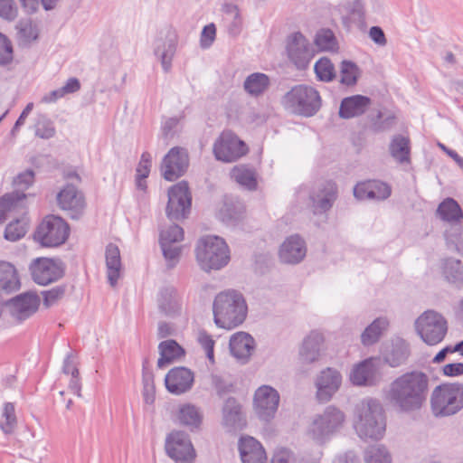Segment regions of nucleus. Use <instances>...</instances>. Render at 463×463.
Returning <instances> with one entry per match:
<instances>
[{
  "label": "nucleus",
  "instance_id": "nucleus-1",
  "mask_svg": "<svg viewBox=\"0 0 463 463\" xmlns=\"http://www.w3.org/2000/svg\"><path fill=\"white\" fill-rule=\"evenodd\" d=\"M429 376L418 370L395 378L385 392V399L396 411L410 413L420 411L429 393Z\"/></svg>",
  "mask_w": 463,
  "mask_h": 463
},
{
  "label": "nucleus",
  "instance_id": "nucleus-2",
  "mask_svg": "<svg viewBox=\"0 0 463 463\" xmlns=\"http://www.w3.org/2000/svg\"><path fill=\"white\" fill-rule=\"evenodd\" d=\"M354 428L363 439H381L386 429L381 402L376 399L366 398L357 403L354 412Z\"/></svg>",
  "mask_w": 463,
  "mask_h": 463
},
{
  "label": "nucleus",
  "instance_id": "nucleus-3",
  "mask_svg": "<svg viewBox=\"0 0 463 463\" xmlns=\"http://www.w3.org/2000/svg\"><path fill=\"white\" fill-rule=\"evenodd\" d=\"M213 311L216 326L232 329L245 320L247 305L240 292L228 290L215 297Z\"/></svg>",
  "mask_w": 463,
  "mask_h": 463
},
{
  "label": "nucleus",
  "instance_id": "nucleus-4",
  "mask_svg": "<svg viewBox=\"0 0 463 463\" xmlns=\"http://www.w3.org/2000/svg\"><path fill=\"white\" fill-rule=\"evenodd\" d=\"M196 260L204 271L221 269L230 260L229 248L223 239L218 236L201 238L195 248Z\"/></svg>",
  "mask_w": 463,
  "mask_h": 463
},
{
  "label": "nucleus",
  "instance_id": "nucleus-5",
  "mask_svg": "<svg viewBox=\"0 0 463 463\" xmlns=\"http://www.w3.org/2000/svg\"><path fill=\"white\" fill-rule=\"evenodd\" d=\"M282 103L293 114L312 117L320 109L322 100L316 89L299 84L292 87L283 96Z\"/></svg>",
  "mask_w": 463,
  "mask_h": 463
},
{
  "label": "nucleus",
  "instance_id": "nucleus-6",
  "mask_svg": "<svg viewBox=\"0 0 463 463\" xmlns=\"http://www.w3.org/2000/svg\"><path fill=\"white\" fill-rule=\"evenodd\" d=\"M430 405L435 416H450L463 408V384L445 383L434 388Z\"/></svg>",
  "mask_w": 463,
  "mask_h": 463
},
{
  "label": "nucleus",
  "instance_id": "nucleus-7",
  "mask_svg": "<svg viewBox=\"0 0 463 463\" xmlns=\"http://www.w3.org/2000/svg\"><path fill=\"white\" fill-rule=\"evenodd\" d=\"M344 421V412L334 406H328L313 420L307 434L317 443H324L340 430Z\"/></svg>",
  "mask_w": 463,
  "mask_h": 463
},
{
  "label": "nucleus",
  "instance_id": "nucleus-8",
  "mask_svg": "<svg viewBox=\"0 0 463 463\" xmlns=\"http://www.w3.org/2000/svg\"><path fill=\"white\" fill-rule=\"evenodd\" d=\"M416 332L429 345L440 343L448 332V322L439 312L430 309L423 312L414 323Z\"/></svg>",
  "mask_w": 463,
  "mask_h": 463
},
{
  "label": "nucleus",
  "instance_id": "nucleus-9",
  "mask_svg": "<svg viewBox=\"0 0 463 463\" xmlns=\"http://www.w3.org/2000/svg\"><path fill=\"white\" fill-rule=\"evenodd\" d=\"M69 234L70 227L63 219L48 215L38 225L33 239L43 247H57L66 241Z\"/></svg>",
  "mask_w": 463,
  "mask_h": 463
},
{
  "label": "nucleus",
  "instance_id": "nucleus-10",
  "mask_svg": "<svg viewBox=\"0 0 463 463\" xmlns=\"http://www.w3.org/2000/svg\"><path fill=\"white\" fill-rule=\"evenodd\" d=\"M286 52L289 61L299 71L306 70L316 54L313 45L300 32L287 37Z\"/></svg>",
  "mask_w": 463,
  "mask_h": 463
},
{
  "label": "nucleus",
  "instance_id": "nucleus-11",
  "mask_svg": "<svg viewBox=\"0 0 463 463\" xmlns=\"http://www.w3.org/2000/svg\"><path fill=\"white\" fill-rule=\"evenodd\" d=\"M192 197L186 182L182 181L173 185L168 191L166 215L171 221H179L188 216L191 210Z\"/></svg>",
  "mask_w": 463,
  "mask_h": 463
},
{
  "label": "nucleus",
  "instance_id": "nucleus-12",
  "mask_svg": "<svg viewBox=\"0 0 463 463\" xmlns=\"http://www.w3.org/2000/svg\"><path fill=\"white\" fill-rule=\"evenodd\" d=\"M165 448L168 457L176 463H192L195 458L189 435L184 431L174 430L169 433Z\"/></svg>",
  "mask_w": 463,
  "mask_h": 463
},
{
  "label": "nucleus",
  "instance_id": "nucleus-13",
  "mask_svg": "<svg viewBox=\"0 0 463 463\" xmlns=\"http://www.w3.org/2000/svg\"><path fill=\"white\" fill-rule=\"evenodd\" d=\"M29 270L33 280L42 286L55 282L64 275L62 262L49 258L34 259L29 266Z\"/></svg>",
  "mask_w": 463,
  "mask_h": 463
},
{
  "label": "nucleus",
  "instance_id": "nucleus-14",
  "mask_svg": "<svg viewBox=\"0 0 463 463\" xmlns=\"http://www.w3.org/2000/svg\"><path fill=\"white\" fill-rule=\"evenodd\" d=\"M248 152L246 144L231 131H224L213 144L217 160L233 162Z\"/></svg>",
  "mask_w": 463,
  "mask_h": 463
},
{
  "label": "nucleus",
  "instance_id": "nucleus-15",
  "mask_svg": "<svg viewBox=\"0 0 463 463\" xmlns=\"http://www.w3.org/2000/svg\"><path fill=\"white\" fill-rule=\"evenodd\" d=\"M188 165L189 156L186 149L175 146L163 158L162 175L167 181H175L186 172Z\"/></svg>",
  "mask_w": 463,
  "mask_h": 463
},
{
  "label": "nucleus",
  "instance_id": "nucleus-16",
  "mask_svg": "<svg viewBox=\"0 0 463 463\" xmlns=\"http://www.w3.org/2000/svg\"><path fill=\"white\" fill-rule=\"evenodd\" d=\"M279 404V394L269 385L259 387L254 394V406L261 420L269 421L274 418Z\"/></svg>",
  "mask_w": 463,
  "mask_h": 463
},
{
  "label": "nucleus",
  "instance_id": "nucleus-17",
  "mask_svg": "<svg viewBox=\"0 0 463 463\" xmlns=\"http://www.w3.org/2000/svg\"><path fill=\"white\" fill-rule=\"evenodd\" d=\"M60 208L69 213L71 219L78 220L85 209V200L81 192L73 184H67L57 194Z\"/></svg>",
  "mask_w": 463,
  "mask_h": 463
},
{
  "label": "nucleus",
  "instance_id": "nucleus-18",
  "mask_svg": "<svg viewBox=\"0 0 463 463\" xmlns=\"http://www.w3.org/2000/svg\"><path fill=\"white\" fill-rule=\"evenodd\" d=\"M39 305V297L30 292L20 294L6 302L10 315L18 322H22L34 314Z\"/></svg>",
  "mask_w": 463,
  "mask_h": 463
},
{
  "label": "nucleus",
  "instance_id": "nucleus-19",
  "mask_svg": "<svg viewBox=\"0 0 463 463\" xmlns=\"http://www.w3.org/2000/svg\"><path fill=\"white\" fill-rule=\"evenodd\" d=\"M194 382V373L184 366L172 368L165 377L166 390L175 395H180L190 391Z\"/></svg>",
  "mask_w": 463,
  "mask_h": 463
},
{
  "label": "nucleus",
  "instance_id": "nucleus-20",
  "mask_svg": "<svg viewBox=\"0 0 463 463\" xmlns=\"http://www.w3.org/2000/svg\"><path fill=\"white\" fill-rule=\"evenodd\" d=\"M342 383V375L333 368L323 370L316 380L317 397L321 402H328L339 390Z\"/></svg>",
  "mask_w": 463,
  "mask_h": 463
},
{
  "label": "nucleus",
  "instance_id": "nucleus-21",
  "mask_svg": "<svg viewBox=\"0 0 463 463\" xmlns=\"http://www.w3.org/2000/svg\"><path fill=\"white\" fill-rule=\"evenodd\" d=\"M391 186L379 180L360 182L354 187V196L357 200L383 201L390 197Z\"/></svg>",
  "mask_w": 463,
  "mask_h": 463
},
{
  "label": "nucleus",
  "instance_id": "nucleus-22",
  "mask_svg": "<svg viewBox=\"0 0 463 463\" xmlns=\"http://www.w3.org/2000/svg\"><path fill=\"white\" fill-rule=\"evenodd\" d=\"M176 46V35L170 31L167 32L164 37H158L155 42L154 53L160 61L162 68L165 72L171 70L172 60L175 54Z\"/></svg>",
  "mask_w": 463,
  "mask_h": 463
},
{
  "label": "nucleus",
  "instance_id": "nucleus-23",
  "mask_svg": "<svg viewBox=\"0 0 463 463\" xmlns=\"http://www.w3.org/2000/svg\"><path fill=\"white\" fill-rule=\"evenodd\" d=\"M309 197L315 213H326L332 208L337 198V186L335 183L326 181Z\"/></svg>",
  "mask_w": 463,
  "mask_h": 463
},
{
  "label": "nucleus",
  "instance_id": "nucleus-24",
  "mask_svg": "<svg viewBox=\"0 0 463 463\" xmlns=\"http://www.w3.org/2000/svg\"><path fill=\"white\" fill-rule=\"evenodd\" d=\"M307 248L304 240L298 235L287 238L279 250V259L288 264H298L306 256Z\"/></svg>",
  "mask_w": 463,
  "mask_h": 463
},
{
  "label": "nucleus",
  "instance_id": "nucleus-25",
  "mask_svg": "<svg viewBox=\"0 0 463 463\" xmlns=\"http://www.w3.org/2000/svg\"><path fill=\"white\" fill-rule=\"evenodd\" d=\"M255 348L254 338L248 333L238 332L230 339L231 354L242 364L248 362Z\"/></svg>",
  "mask_w": 463,
  "mask_h": 463
},
{
  "label": "nucleus",
  "instance_id": "nucleus-26",
  "mask_svg": "<svg viewBox=\"0 0 463 463\" xmlns=\"http://www.w3.org/2000/svg\"><path fill=\"white\" fill-rule=\"evenodd\" d=\"M239 450L242 463H266L267 456L262 445L252 437L241 438Z\"/></svg>",
  "mask_w": 463,
  "mask_h": 463
},
{
  "label": "nucleus",
  "instance_id": "nucleus-27",
  "mask_svg": "<svg viewBox=\"0 0 463 463\" xmlns=\"http://www.w3.org/2000/svg\"><path fill=\"white\" fill-rule=\"evenodd\" d=\"M222 423L229 430H241L245 426L241 406L233 397H229L223 404Z\"/></svg>",
  "mask_w": 463,
  "mask_h": 463
},
{
  "label": "nucleus",
  "instance_id": "nucleus-28",
  "mask_svg": "<svg viewBox=\"0 0 463 463\" xmlns=\"http://www.w3.org/2000/svg\"><path fill=\"white\" fill-rule=\"evenodd\" d=\"M324 336L318 331H311L302 343L299 356L303 363L312 364L319 359Z\"/></svg>",
  "mask_w": 463,
  "mask_h": 463
},
{
  "label": "nucleus",
  "instance_id": "nucleus-29",
  "mask_svg": "<svg viewBox=\"0 0 463 463\" xmlns=\"http://www.w3.org/2000/svg\"><path fill=\"white\" fill-rule=\"evenodd\" d=\"M157 305L161 313L173 317L180 313L181 298L175 288L172 286L162 288L158 294Z\"/></svg>",
  "mask_w": 463,
  "mask_h": 463
},
{
  "label": "nucleus",
  "instance_id": "nucleus-30",
  "mask_svg": "<svg viewBox=\"0 0 463 463\" xmlns=\"http://www.w3.org/2000/svg\"><path fill=\"white\" fill-rule=\"evenodd\" d=\"M371 104L370 98L363 95H354L342 99L339 108V117L348 119L364 114Z\"/></svg>",
  "mask_w": 463,
  "mask_h": 463
},
{
  "label": "nucleus",
  "instance_id": "nucleus-31",
  "mask_svg": "<svg viewBox=\"0 0 463 463\" xmlns=\"http://www.w3.org/2000/svg\"><path fill=\"white\" fill-rule=\"evenodd\" d=\"M160 357L157 360V367L162 369L166 365L178 361L184 356V349L175 340L162 341L158 345Z\"/></svg>",
  "mask_w": 463,
  "mask_h": 463
},
{
  "label": "nucleus",
  "instance_id": "nucleus-32",
  "mask_svg": "<svg viewBox=\"0 0 463 463\" xmlns=\"http://www.w3.org/2000/svg\"><path fill=\"white\" fill-rule=\"evenodd\" d=\"M107 276L109 283L114 287L119 277L122 269L119 249L117 245L109 243L105 252Z\"/></svg>",
  "mask_w": 463,
  "mask_h": 463
},
{
  "label": "nucleus",
  "instance_id": "nucleus-33",
  "mask_svg": "<svg viewBox=\"0 0 463 463\" xmlns=\"http://www.w3.org/2000/svg\"><path fill=\"white\" fill-rule=\"evenodd\" d=\"M389 152L392 157L400 164L411 162V141L408 137L395 135L389 145Z\"/></svg>",
  "mask_w": 463,
  "mask_h": 463
},
{
  "label": "nucleus",
  "instance_id": "nucleus-34",
  "mask_svg": "<svg viewBox=\"0 0 463 463\" xmlns=\"http://www.w3.org/2000/svg\"><path fill=\"white\" fill-rule=\"evenodd\" d=\"M20 280L14 266L6 261H0V290L12 293L20 288Z\"/></svg>",
  "mask_w": 463,
  "mask_h": 463
},
{
  "label": "nucleus",
  "instance_id": "nucleus-35",
  "mask_svg": "<svg viewBox=\"0 0 463 463\" xmlns=\"http://www.w3.org/2000/svg\"><path fill=\"white\" fill-rule=\"evenodd\" d=\"M436 215L449 223H457L463 219V212L458 202L450 197L444 199L436 210Z\"/></svg>",
  "mask_w": 463,
  "mask_h": 463
},
{
  "label": "nucleus",
  "instance_id": "nucleus-36",
  "mask_svg": "<svg viewBox=\"0 0 463 463\" xmlns=\"http://www.w3.org/2000/svg\"><path fill=\"white\" fill-rule=\"evenodd\" d=\"M375 369L370 360H364L351 372L350 380L355 385H372L374 382Z\"/></svg>",
  "mask_w": 463,
  "mask_h": 463
},
{
  "label": "nucleus",
  "instance_id": "nucleus-37",
  "mask_svg": "<svg viewBox=\"0 0 463 463\" xmlns=\"http://www.w3.org/2000/svg\"><path fill=\"white\" fill-rule=\"evenodd\" d=\"M270 85L268 75L260 72L250 74L244 80V90L251 97H260L266 92Z\"/></svg>",
  "mask_w": 463,
  "mask_h": 463
},
{
  "label": "nucleus",
  "instance_id": "nucleus-38",
  "mask_svg": "<svg viewBox=\"0 0 463 463\" xmlns=\"http://www.w3.org/2000/svg\"><path fill=\"white\" fill-rule=\"evenodd\" d=\"M343 8L346 13V16L344 17L345 24H354L359 28L364 25L365 8L363 0H348L343 5Z\"/></svg>",
  "mask_w": 463,
  "mask_h": 463
},
{
  "label": "nucleus",
  "instance_id": "nucleus-39",
  "mask_svg": "<svg viewBox=\"0 0 463 463\" xmlns=\"http://www.w3.org/2000/svg\"><path fill=\"white\" fill-rule=\"evenodd\" d=\"M410 356V347L403 340H397L392 345V348L384 354V362L391 367H398L403 364Z\"/></svg>",
  "mask_w": 463,
  "mask_h": 463
},
{
  "label": "nucleus",
  "instance_id": "nucleus-40",
  "mask_svg": "<svg viewBox=\"0 0 463 463\" xmlns=\"http://www.w3.org/2000/svg\"><path fill=\"white\" fill-rule=\"evenodd\" d=\"M445 279L455 287L463 288V263L459 260L447 259L442 267Z\"/></svg>",
  "mask_w": 463,
  "mask_h": 463
},
{
  "label": "nucleus",
  "instance_id": "nucleus-41",
  "mask_svg": "<svg viewBox=\"0 0 463 463\" xmlns=\"http://www.w3.org/2000/svg\"><path fill=\"white\" fill-rule=\"evenodd\" d=\"M388 324V320L384 317L374 319L361 335L363 345H371L378 342Z\"/></svg>",
  "mask_w": 463,
  "mask_h": 463
},
{
  "label": "nucleus",
  "instance_id": "nucleus-42",
  "mask_svg": "<svg viewBox=\"0 0 463 463\" xmlns=\"http://www.w3.org/2000/svg\"><path fill=\"white\" fill-rule=\"evenodd\" d=\"M231 176L240 185L252 191L257 187V179L255 171L246 165H241L234 166L231 171Z\"/></svg>",
  "mask_w": 463,
  "mask_h": 463
},
{
  "label": "nucleus",
  "instance_id": "nucleus-43",
  "mask_svg": "<svg viewBox=\"0 0 463 463\" xmlns=\"http://www.w3.org/2000/svg\"><path fill=\"white\" fill-rule=\"evenodd\" d=\"M20 45L27 46L38 38V28L30 18L20 20L15 25Z\"/></svg>",
  "mask_w": 463,
  "mask_h": 463
},
{
  "label": "nucleus",
  "instance_id": "nucleus-44",
  "mask_svg": "<svg viewBox=\"0 0 463 463\" xmlns=\"http://www.w3.org/2000/svg\"><path fill=\"white\" fill-rule=\"evenodd\" d=\"M178 419L181 424L193 429L200 426L203 416L197 407L192 404H185L180 407Z\"/></svg>",
  "mask_w": 463,
  "mask_h": 463
},
{
  "label": "nucleus",
  "instance_id": "nucleus-45",
  "mask_svg": "<svg viewBox=\"0 0 463 463\" xmlns=\"http://www.w3.org/2000/svg\"><path fill=\"white\" fill-rule=\"evenodd\" d=\"M359 77L358 66L351 61L344 60L340 64V83L345 86H354Z\"/></svg>",
  "mask_w": 463,
  "mask_h": 463
},
{
  "label": "nucleus",
  "instance_id": "nucleus-46",
  "mask_svg": "<svg viewBox=\"0 0 463 463\" xmlns=\"http://www.w3.org/2000/svg\"><path fill=\"white\" fill-rule=\"evenodd\" d=\"M27 229L28 222L25 218L15 219L5 227V239L10 241H16L25 235Z\"/></svg>",
  "mask_w": 463,
  "mask_h": 463
},
{
  "label": "nucleus",
  "instance_id": "nucleus-47",
  "mask_svg": "<svg viewBox=\"0 0 463 463\" xmlns=\"http://www.w3.org/2000/svg\"><path fill=\"white\" fill-rule=\"evenodd\" d=\"M315 73L321 81L329 82L335 78V70L332 61L326 58H320L314 66Z\"/></svg>",
  "mask_w": 463,
  "mask_h": 463
},
{
  "label": "nucleus",
  "instance_id": "nucleus-48",
  "mask_svg": "<svg viewBox=\"0 0 463 463\" xmlns=\"http://www.w3.org/2000/svg\"><path fill=\"white\" fill-rule=\"evenodd\" d=\"M25 196V194L17 191L6 194L0 198V223L5 220L7 212L16 207L18 203L24 200Z\"/></svg>",
  "mask_w": 463,
  "mask_h": 463
},
{
  "label": "nucleus",
  "instance_id": "nucleus-49",
  "mask_svg": "<svg viewBox=\"0 0 463 463\" xmlns=\"http://www.w3.org/2000/svg\"><path fill=\"white\" fill-rule=\"evenodd\" d=\"M163 255L167 261V267L174 268L179 260L181 248L171 244V240L163 235L162 245H160Z\"/></svg>",
  "mask_w": 463,
  "mask_h": 463
},
{
  "label": "nucleus",
  "instance_id": "nucleus-50",
  "mask_svg": "<svg viewBox=\"0 0 463 463\" xmlns=\"http://www.w3.org/2000/svg\"><path fill=\"white\" fill-rule=\"evenodd\" d=\"M316 45L322 51H335L337 41L330 29H323L316 34Z\"/></svg>",
  "mask_w": 463,
  "mask_h": 463
},
{
  "label": "nucleus",
  "instance_id": "nucleus-51",
  "mask_svg": "<svg viewBox=\"0 0 463 463\" xmlns=\"http://www.w3.org/2000/svg\"><path fill=\"white\" fill-rule=\"evenodd\" d=\"M365 463H391V455L383 446H370L364 453Z\"/></svg>",
  "mask_w": 463,
  "mask_h": 463
},
{
  "label": "nucleus",
  "instance_id": "nucleus-52",
  "mask_svg": "<svg viewBox=\"0 0 463 463\" xmlns=\"http://www.w3.org/2000/svg\"><path fill=\"white\" fill-rule=\"evenodd\" d=\"M142 383H143V398L146 404H152L155 402L156 398V387L154 382V374L152 372L146 371L145 368L143 369L142 375Z\"/></svg>",
  "mask_w": 463,
  "mask_h": 463
},
{
  "label": "nucleus",
  "instance_id": "nucleus-53",
  "mask_svg": "<svg viewBox=\"0 0 463 463\" xmlns=\"http://www.w3.org/2000/svg\"><path fill=\"white\" fill-rule=\"evenodd\" d=\"M3 417L5 421L1 423V429L5 433L10 434L16 427V416L13 403L7 402L5 404Z\"/></svg>",
  "mask_w": 463,
  "mask_h": 463
},
{
  "label": "nucleus",
  "instance_id": "nucleus-54",
  "mask_svg": "<svg viewBox=\"0 0 463 463\" xmlns=\"http://www.w3.org/2000/svg\"><path fill=\"white\" fill-rule=\"evenodd\" d=\"M66 288V285H59L49 290L42 291L43 306L48 308L56 304L64 297Z\"/></svg>",
  "mask_w": 463,
  "mask_h": 463
},
{
  "label": "nucleus",
  "instance_id": "nucleus-55",
  "mask_svg": "<svg viewBox=\"0 0 463 463\" xmlns=\"http://www.w3.org/2000/svg\"><path fill=\"white\" fill-rule=\"evenodd\" d=\"M54 135L53 123L44 116L40 117L35 124V136L43 139H49Z\"/></svg>",
  "mask_w": 463,
  "mask_h": 463
},
{
  "label": "nucleus",
  "instance_id": "nucleus-56",
  "mask_svg": "<svg viewBox=\"0 0 463 463\" xmlns=\"http://www.w3.org/2000/svg\"><path fill=\"white\" fill-rule=\"evenodd\" d=\"M13 61V46L9 39L0 33V65L9 64Z\"/></svg>",
  "mask_w": 463,
  "mask_h": 463
},
{
  "label": "nucleus",
  "instance_id": "nucleus-57",
  "mask_svg": "<svg viewBox=\"0 0 463 463\" xmlns=\"http://www.w3.org/2000/svg\"><path fill=\"white\" fill-rule=\"evenodd\" d=\"M18 15V8L14 0H0V16L14 21Z\"/></svg>",
  "mask_w": 463,
  "mask_h": 463
},
{
  "label": "nucleus",
  "instance_id": "nucleus-58",
  "mask_svg": "<svg viewBox=\"0 0 463 463\" xmlns=\"http://www.w3.org/2000/svg\"><path fill=\"white\" fill-rule=\"evenodd\" d=\"M163 235H166L171 240V244L181 241L184 238V230L177 224H172L166 229L160 231L159 243L162 245Z\"/></svg>",
  "mask_w": 463,
  "mask_h": 463
},
{
  "label": "nucleus",
  "instance_id": "nucleus-59",
  "mask_svg": "<svg viewBox=\"0 0 463 463\" xmlns=\"http://www.w3.org/2000/svg\"><path fill=\"white\" fill-rule=\"evenodd\" d=\"M198 342L201 346L204 349L206 356L208 360L213 364L214 363V341L210 335H208L205 331H201L198 335Z\"/></svg>",
  "mask_w": 463,
  "mask_h": 463
},
{
  "label": "nucleus",
  "instance_id": "nucleus-60",
  "mask_svg": "<svg viewBox=\"0 0 463 463\" xmlns=\"http://www.w3.org/2000/svg\"><path fill=\"white\" fill-rule=\"evenodd\" d=\"M34 180V173L33 170L28 169L21 174H19L14 181V184L16 187L25 190L27 189Z\"/></svg>",
  "mask_w": 463,
  "mask_h": 463
},
{
  "label": "nucleus",
  "instance_id": "nucleus-61",
  "mask_svg": "<svg viewBox=\"0 0 463 463\" xmlns=\"http://www.w3.org/2000/svg\"><path fill=\"white\" fill-rule=\"evenodd\" d=\"M211 383L214 387L219 396H222L232 391V385L227 383L221 375L212 374Z\"/></svg>",
  "mask_w": 463,
  "mask_h": 463
},
{
  "label": "nucleus",
  "instance_id": "nucleus-62",
  "mask_svg": "<svg viewBox=\"0 0 463 463\" xmlns=\"http://www.w3.org/2000/svg\"><path fill=\"white\" fill-rule=\"evenodd\" d=\"M216 28L213 24L205 25L201 34V46L203 48H208L212 45L215 39Z\"/></svg>",
  "mask_w": 463,
  "mask_h": 463
},
{
  "label": "nucleus",
  "instance_id": "nucleus-63",
  "mask_svg": "<svg viewBox=\"0 0 463 463\" xmlns=\"http://www.w3.org/2000/svg\"><path fill=\"white\" fill-rule=\"evenodd\" d=\"M151 166V155L148 152H144L141 155L140 161L137 167L136 176L147 177L150 173Z\"/></svg>",
  "mask_w": 463,
  "mask_h": 463
},
{
  "label": "nucleus",
  "instance_id": "nucleus-64",
  "mask_svg": "<svg viewBox=\"0 0 463 463\" xmlns=\"http://www.w3.org/2000/svg\"><path fill=\"white\" fill-rule=\"evenodd\" d=\"M293 460V453L288 449L281 448L275 451L271 463H291Z\"/></svg>",
  "mask_w": 463,
  "mask_h": 463
}]
</instances>
